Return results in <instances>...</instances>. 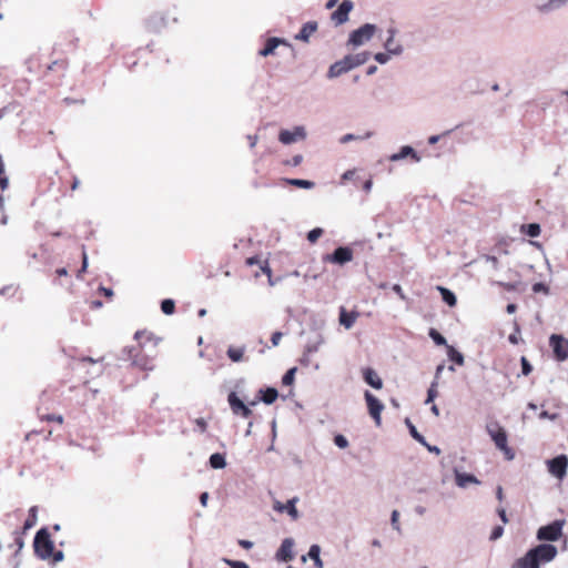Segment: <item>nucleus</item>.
<instances>
[{"label":"nucleus","instance_id":"obj_46","mask_svg":"<svg viewBox=\"0 0 568 568\" xmlns=\"http://www.w3.org/2000/svg\"><path fill=\"white\" fill-rule=\"evenodd\" d=\"M224 562L231 566V568H250L244 561L224 559Z\"/></svg>","mask_w":568,"mask_h":568},{"label":"nucleus","instance_id":"obj_42","mask_svg":"<svg viewBox=\"0 0 568 568\" xmlns=\"http://www.w3.org/2000/svg\"><path fill=\"white\" fill-rule=\"evenodd\" d=\"M297 368L296 367H293L291 369H288L285 375L283 376L282 378V383L284 385H291L293 384L294 382V376H295V373H296Z\"/></svg>","mask_w":568,"mask_h":568},{"label":"nucleus","instance_id":"obj_7","mask_svg":"<svg viewBox=\"0 0 568 568\" xmlns=\"http://www.w3.org/2000/svg\"><path fill=\"white\" fill-rule=\"evenodd\" d=\"M134 352H135L134 347H125L122 351V353H123L122 358L131 359L133 366L139 367L140 369H143V371H152L154 368L152 359L149 356L140 355Z\"/></svg>","mask_w":568,"mask_h":568},{"label":"nucleus","instance_id":"obj_38","mask_svg":"<svg viewBox=\"0 0 568 568\" xmlns=\"http://www.w3.org/2000/svg\"><path fill=\"white\" fill-rule=\"evenodd\" d=\"M161 310L166 315L173 314L175 310L174 301L170 298L163 300L161 303Z\"/></svg>","mask_w":568,"mask_h":568},{"label":"nucleus","instance_id":"obj_12","mask_svg":"<svg viewBox=\"0 0 568 568\" xmlns=\"http://www.w3.org/2000/svg\"><path fill=\"white\" fill-rule=\"evenodd\" d=\"M364 397L369 415L375 420L376 425H381V414L384 409L383 403L368 390L365 392Z\"/></svg>","mask_w":568,"mask_h":568},{"label":"nucleus","instance_id":"obj_24","mask_svg":"<svg viewBox=\"0 0 568 568\" xmlns=\"http://www.w3.org/2000/svg\"><path fill=\"white\" fill-rule=\"evenodd\" d=\"M258 394L261 395L258 397V400H262L266 405L273 404L278 396V392L274 387H268L266 389H260Z\"/></svg>","mask_w":568,"mask_h":568},{"label":"nucleus","instance_id":"obj_6","mask_svg":"<svg viewBox=\"0 0 568 568\" xmlns=\"http://www.w3.org/2000/svg\"><path fill=\"white\" fill-rule=\"evenodd\" d=\"M564 520H555L549 525L541 526L537 530V539L546 541H556L561 537Z\"/></svg>","mask_w":568,"mask_h":568},{"label":"nucleus","instance_id":"obj_28","mask_svg":"<svg viewBox=\"0 0 568 568\" xmlns=\"http://www.w3.org/2000/svg\"><path fill=\"white\" fill-rule=\"evenodd\" d=\"M210 466L213 468V469H222L226 466V460H225V457L224 455L220 454V453H214L210 456Z\"/></svg>","mask_w":568,"mask_h":568},{"label":"nucleus","instance_id":"obj_37","mask_svg":"<svg viewBox=\"0 0 568 568\" xmlns=\"http://www.w3.org/2000/svg\"><path fill=\"white\" fill-rule=\"evenodd\" d=\"M437 386H438V382L433 381L427 390V398L425 400V404H429V403L434 402V399L437 397V395H438Z\"/></svg>","mask_w":568,"mask_h":568},{"label":"nucleus","instance_id":"obj_43","mask_svg":"<svg viewBox=\"0 0 568 568\" xmlns=\"http://www.w3.org/2000/svg\"><path fill=\"white\" fill-rule=\"evenodd\" d=\"M390 524L394 530L400 532V525H399V513L398 510H393L390 516Z\"/></svg>","mask_w":568,"mask_h":568},{"label":"nucleus","instance_id":"obj_44","mask_svg":"<svg viewBox=\"0 0 568 568\" xmlns=\"http://www.w3.org/2000/svg\"><path fill=\"white\" fill-rule=\"evenodd\" d=\"M334 444L338 448L344 449V448H346L348 446V440H347V438L344 435L338 434V435H336L334 437Z\"/></svg>","mask_w":568,"mask_h":568},{"label":"nucleus","instance_id":"obj_35","mask_svg":"<svg viewBox=\"0 0 568 568\" xmlns=\"http://www.w3.org/2000/svg\"><path fill=\"white\" fill-rule=\"evenodd\" d=\"M36 524H37V507L32 506L29 509V516L24 521L23 529L28 530V529L32 528Z\"/></svg>","mask_w":568,"mask_h":568},{"label":"nucleus","instance_id":"obj_47","mask_svg":"<svg viewBox=\"0 0 568 568\" xmlns=\"http://www.w3.org/2000/svg\"><path fill=\"white\" fill-rule=\"evenodd\" d=\"M503 534H504V527L503 526H496L493 529L489 539L493 540V541L497 540V539H499L503 536Z\"/></svg>","mask_w":568,"mask_h":568},{"label":"nucleus","instance_id":"obj_4","mask_svg":"<svg viewBox=\"0 0 568 568\" xmlns=\"http://www.w3.org/2000/svg\"><path fill=\"white\" fill-rule=\"evenodd\" d=\"M377 27L373 23H365L358 29L351 32L347 44L353 48L363 45L368 42L375 34Z\"/></svg>","mask_w":568,"mask_h":568},{"label":"nucleus","instance_id":"obj_10","mask_svg":"<svg viewBox=\"0 0 568 568\" xmlns=\"http://www.w3.org/2000/svg\"><path fill=\"white\" fill-rule=\"evenodd\" d=\"M549 473L558 479H564L567 474L568 458L566 455H559L547 462Z\"/></svg>","mask_w":568,"mask_h":568},{"label":"nucleus","instance_id":"obj_33","mask_svg":"<svg viewBox=\"0 0 568 568\" xmlns=\"http://www.w3.org/2000/svg\"><path fill=\"white\" fill-rule=\"evenodd\" d=\"M447 355L449 359L455 362L457 365H464V355L453 346H447Z\"/></svg>","mask_w":568,"mask_h":568},{"label":"nucleus","instance_id":"obj_23","mask_svg":"<svg viewBox=\"0 0 568 568\" xmlns=\"http://www.w3.org/2000/svg\"><path fill=\"white\" fill-rule=\"evenodd\" d=\"M357 316H358V313H356V312L348 313L344 307H341V311H339V323L346 329H349V328L353 327Z\"/></svg>","mask_w":568,"mask_h":568},{"label":"nucleus","instance_id":"obj_17","mask_svg":"<svg viewBox=\"0 0 568 568\" xmlns=\"http://www.w3.org/2000/svg\"><path fill=\"white\" fill-rule=\"evenodd\" d=\"M297 501V497L291 498L286 504H282L281 501L276 500L273 505V509L278 513L286 511L292 519L296 520L300 517V513L295 506Z\"/></svg>","mask_w":568,"mask_h":568},{"label":"nucleus","instance_id":"obj_22","mask_svg":"<svg viewBox=\"0 0 568 568\" xmlns=\"http://www.w3.org/2000/svg\"><path fill=\"white\" fill-rule=\"evenodd\" d=\"M383 47L386 51L393 53L394 57H399L404 53V45L399 41H396L395 38H386Z\"/></svg>","mask_w":568,"mask_h":568},{"label":"nucleus","instance_id":"obj_14","mask_svg":"<svg viewBox=\"0 0 568 568\" xmlns=\"http://www.w3.org/2000/svg\"><path fill=\"white\" fill-rule=\"evenodd\" d=\"M353 258V252L349 247L339 246L332 254H327L324 256L325 261L343 265L347 262H351Z\"/></svg>","mask_w":568,"mask_h":568},{"label":"nucleus","instance_id":"obj_60","mask_svg":"<svg viewBox=\"0 0 568 568\" xmlns=\"http://www.w3.org/2000/svg\"><path fill=\"white\" fill-rule=\"evenodd\" d=\"M207 500H209V494L206 491L202 493L200 495V503L203 507H205L207 505Z\"/></svg>","mask_w":568,"mask_h":568},{"label":"nucleus","instance_id":"obj_15","mask_svg":"<svg viewBox=\"0 0 568 568\" xmlns=\"http://www.w3.org/2000/svg\"><path fill=\"white\" fill-rule=\"evenodd\" d=\"M227 402L230 404V407L232 412L236 415H242L243 417L247 418L251 416L252 410L246 406L242 399L237 397V395L234 392H231L227 397Z\"/></svg>","mask_w":568,"mask_h":568},{"label":"nucleus","instance_id":"obj_34","mask_svg":"<svg viewBox=\"0 0 568 568\" xmlns=\"http://www.w3.org/2000/svg\"><path fill=\"white\" fill-rule=\"evenodd\" d=\"M405 423H406V425H407V427H408V429H409V434H410V436H412L415 440H417L418 443H420L422 445H426V439H425V437L418 433V430H417V429H416V427L413 425V423H412L408 418L405 420Z\"/></svg>","mask_w":568,"mask_h":568},{"label":"nucleus","instance_id":"obj_1","mask_svg":"<svg viewBox=\"0 0 568 568\" xmlns=\"http://www.w3.org/2000/svg\"><path fill=\"white\" fill-rule=\"evenodd\" d=\"M371 58V52L363 51L356 54L345 55L342 60L333 63L327 72V77L329 79L337 78L364 63H366Z\"/></svg>","mask_w":568,"mask_h":568},{"label":"nucleus","instance_id":"obj_45","mask_svg":"<svg viewBox=\"0 0 568 568\" xmlns=\"http://www.w3.org/2000/svg\"><path fill=\"white\" fill-rule=\"evenodd\" d=\"M520 363H521V373H523V375H525V376L529 375L531 373V371H532V366L530 365L528 359L523 356L521 359H520Z\"/></svg>","mask_w":568,"mask_h":568},{"label":"nucleus","instance_id":"obj_62","mask_svg":"<svg viewBox=\"0 0 568 568\" xmlns=\"http://www.w3.org/2000/svg\"><path fill=\"white\" fill-rule=\"evenodd\" d=\"M239 544L244 549H251L253 547V542L250 540H240Z\"/></svg>","mask_w":568,"mask_h":568},{"label":"nucleus","instance_id":"obj_40","mask_svg":"<svg viewBox=\"0 0 568 568\" xmlns=\"http://www.w3.org/2000/svg\"><path fill=\"white\" fill-rule=\"evenodd\" d=\"M393 53H389L385 50V52H377L374 54L375 61H377L379 64H386L389 62L390 58L393 57Z\"/></svg>","mask_w":568,"mask_h":568},{"label":"nucleus","instance_id":"obj_57","mask_svg":"<svg viewBox=\"0 0 568 568\" xmlns=\"http://www.w3.org/2000/svg\"><path fill=\"white\" fill-rule=\"evenodd\" d=\"M302 161H303V156H302L301 154H296V155H294V156L292 158V160H291V164H292L293 166H297V165H300V164L302 163Z\"/></svg>","mask_w":568,"mask_h":568},{"label":"nucleus","instance_id":"obj_58","mask_svg":"<svg viewBox=\"0 0 568 568\" xmlns=\"http://www.w3.org/2000/svg\"><path fill=\"white\" fill-rule=\"evenodd\" d=\"M9 186V179L4 175L0 176V187L4 191Z\"/></svg>","mask_w":568,"mask_h":568},{"label":"nucleus","instance_id":"obj_31","mask_svg":"<svg viewBox=\"0 0 568 568\" xmlns=\"http://www.w3.org/2000/svg\"><path fill=\"white\" fill-rule=\"evenodd\" d=\"M398 154L402 158V160L407 158V156H412V159L415 162H419L420 161V156L416 153V151L410 145L402 146L399 152H398Z\"/></svg>","mask_w":568,"mask_h":568},{"label":"nucleus","instance_id":"obj_39","mask_svg":"<svg viewBox=\"0 0 568 568\" xmlns=\"http://www.w3.org/2000/svg\"><path fill=\"white\" fill-rule=\"evenodd\" d=\"M429 336L436 345H439V346L447 345L446 338L440 333H438L436 329L432 328L429 331Z\"/></svg>","mask_w":568,"mask_h":568},{"label":"nucleus","instance_id":"obj_49","mask_svg":"<svg viewBox=\"0 0 568 568\" xmlns=\"http://www.w3.org/2000/svg\"><path fill=\"white\" fill-rule=\"evenodd\" d=\"M540 233V226L539 224L531 223L528 224V234L532 237L538 236Z\"/></svg>","mask_w":568,"mask_h":568},{"label":"nucleus","instance_id":"obj_18","mask_svg":"<svg viewBox=\"0 0 568 568\" xmlns=\"http://www.w3.org/2000/svg\"><path fill=\"white\" fill-rule=\"evenodd\" d=\"M456 485L460 488H466L470 484L479 485V479L473 474H466L454 469Z\"/></svg>","mask_w":568,"mask_h":568},{"label":"nucleus","instance_id":"obj_5","mask_svg":"<svg viewBox=\"0 0 568 568\" xmlns=\"http://www.w3.org/2000/svg\"><path fill=\"white\" fill-rule=\"evenodd\" d=\"M557 548L550 544H540L527 551L529 559H535L538 565L540 562H549L557 556Z\"/></svg>","mask_w":568,"mask_h":568},{"label":"nucleus","instance_id":"obj_53","mask_svg":"<svg viewBox=\"0 0 568 568\" xmlns=\"http://www.w3.org/2000/svg\"><path fill=\"white\" fill-rule=\"evenodd\" d=\"M195 424L201 433H204L206 430L207 424L204 418H196Z\"/></svg>","mask_w":568,"mask_h":568},{"label":"nucleus","instance_id":"obj_50","mask_svg":"<svg viewBox=\"0 0 568 568\" xmlns=\"http://www.w3.org/2000/svg\"><path fill=\"white\" fill-rule=\"evenodd\" d=\"M87 267H88V255H87L85 251L83 250V252H82V266H81V268L78 272V277H80L81 274L83 272H85Z\"/></svg>","mask_w":568,"mask_h":568},{"label":"nucleus","instance_id":"obj_51","mask_svg":"<svg viewBox=\"0 0 568 568\" xmlns=\"http://www.w3.org/2000/svg\"><path fill=\"white\" fill-rule=\"evenodd\" d=\"M539 418L540 419H550V420H556L558 418V414H550L548 413L547 410H542L540 414H539Z\"/></svg>","mask_w":568,"mask_h":568},{"label":"nucleus","instance_id":"obj_2","mask_svg":"<svg viewBox=\"0 0 568 568\" xmlns=\"http://www.w3.org/2000/svg\"><path fill=\"white\" fill-rule=\"evenodd\" d=\"M33 548L34 554L40 559L47 560L51 557L54 545L47 528L43 527L37 531L33 540Z\"/></svg>","mask_w":568,"mask_h":568},{"label":"nucleus","instance_id":"obj_30","mask_svg":"<svg viewBox=\"0 0 568 568\" xmlns=\"http://www.w3.org/2000/svg\"><path fill=\"white\" fill-rule=\"evenodd\" d=\"M284 182L290 184V185L297 186V187H301V189H306V190L313 189L315 186V183L310 181V180L284 179Z\"/></svg>","mask_w":568,"mask_h":568},{"label":"nucleus","instance_id":"obj_3","mask_svg":"<svg viewBox=\"0 0 568 568\" xmlns=\"http://www.w3.org/2000/svg\"><path fill=\"white\" fill-rule=\"evenodd\" d=\"M486 429L490 438L494 440L496 447L503 450L507 455L508 459H513L514 454L507 445V434L505 429L496 422L488 424Z\"/></svg>","mask_w":568,"mask_h":568},{"label":"nucleus","instance_id":"obj_59","mask_svg":"<svg viewBox=\"0 0 568 568\" xmlns=\"http://www.w3.org/2000/svg\"><path fill=\"white\" fill-rule=\"evenodd\" d=\"M444 368H445L444 364H440V365H438V366L436 367V371H435V378H434V381H437V382H438V379H439V377H440V375H442V373H443Z\"/></svg>","mask_w":568,"mask_h":568},{"label":"nucleus","instance_id":"obj_21","mask_svg":"<svg viewBox=\"0 0 568 568\" xmlns=\"http://www.w3.org/2000/svg\"><path fill=\"white\" fill-rule=\"evenodd\" d=\"M317 30V22L308 21L303 24L300 32L295 36L296 40L308 42L310 37Z\"/></svg>","mask_w":568,"mask_h":568},{"label":"nucleus","instance_id":"obj_52","mask_svg":"<svg viewBox=\"0 0 568 568\" xmlns=\"http://www.w3.org/2000/svg\"><path fill=\"white\" fill-rule=\"evenodd\" d=\"M392 290L399 296L400 300L406 301V295L404 294L399 284H394Z\"/></svg>","mask_w":568,"mask_h":568},{"label":"nucleus","instance_id":"obj_64","mask_svg":"<svg viewBox=\"0 0 568 568\" xmlns=\"http://www.w3.org/2000/svg\"><path fill=\"white\" fill-rule=\"evenodd\" d=\"M247 140L250 143V148H254L257 143V136L256 135H247Z\"/></svg>","mask_w":568,"mask_h":568},{"label":"nucleus","instance_id":"obj_48","mask_svg":"<svg viewBox=\"0 0 568 568\" xmlns=\"http://www.w3.org/2000/svg\"><path fill=\"white\" fill-rule=\"evenodd\" d=\"M532 292H534V293H540V292H542V293H545V294H548V293H549V287H548L546 284L541 283V282H539V283H535V284L532 285Z\"/></svg>","mask_w":568,"mask_h":568},{"label":"nucleus","instance_id":"obj_16","mask_svg":"<svg viewBox=\"0 0 568 568\" xmlns=\"http://www.w3.org/2000/svg\"><path fill=\"white\" fill-rule=\"evenodd\" d=\"M294 539L293 538H285L283 539L278 550L276 551V559L278 561H284V562H287V561H291L293 560L294 558V552H293V548H294Z\"/></svg>","mask_w":568,"mask_h":568},{"label":"nucleus","instance_id":"obj_63","mask_svg":"<svg viewBox=\"0 0 568 568\" xmlns=\"http://www.w3.org/2000/svg\"><path fill=\"white\" fill-rule=\"evenodd\" d=\"M430 453H435L436 455L440 454V449L437 447V446H432L429 444L426 443V445H424Z\"/></svg>","mask_w":568,"mask_h":568},{"label":"nucleus","instance_id":"obj_20","mask_svg":"<svg viewBox=\"0 0 568 568\" xmlns=\"http://www.w3.org/2000/svg\"><path fill=\"white\" fill-rule=\"evenodd\" d=\"M290 45L285 39L272 37L266 40L265 47L258 52L262 57H267L274 53L275 49L280 45Z\"/></svg>","mask_w":568,"mask_h":568},{"label":"nucleus","instance_id":"obj_19","mask_svg":"<svg viewBox=\"0 0 568 568\" xmlns=\"http://www.w3.org/2000/svg\"><path fill=\"white\" fill-rule=\"evenodd\" d=\"M363 378L364 381L375 389H381L383 387V381L378 376V374L371 367L363 368Z\"/></svg>","mask_w":568,"mask_h":568},{"label":"nucleus","instance_id":"obj_32","mask_svg":"<svg viewBox=\"0 0 568 568\" xmlns=\"http://www.w3.org/2000/svg\"><path fill=\"white\" fill-rule=\"evenodd\" d=\"M226 354L232 362H240V361H242L243 355H244V347L236 348V347L230 346L227 348Z\"/></svg>","mask_w":568,"mask_h":568},{"label":"nucleus","instance_id":"obj_41","mask_svg":"<svg viewBox=\"0 0 568 568\" xmlns=\"http://www.w3.org/2000/svg\"><path fill=\"white\" fill-rule=\"evenodd\" d=\"M322 234L323 230L321 227H315L307 233V240L311 243H315L322 236Z\"/></svg>","mask_w":568,"mask_h":568},{"label":"nucleus","instance_id":"obj_36","mask_svg":"<svg viewBox=\"0 0 568 568\" xmlns=\"http://www.w3.org/2000/svg\"><path fill=\"white\" fill-rule=\"evenodd\" d=\"M373 132L372 131H367L365 133V135H355V134H352V133H347L345 135H343L341 138V143H347V142H351V141H356V140H364V139H369L371 136H373Z\"/></svg>","mask_w":568,"mask_h":568},{"label":"nucleus","instance_id":"obj_13","mask_svg":"<svg viewBox=\"0 0 568 568\" xmlns=\"http://www.w3.org/2000/svg\"><path fill=\"white\" fill-rule=\"evenodd\" d=\"M354 4L349 0H344L338 8L331 14L332 21L336 26H341L348 21L349 12L353 10Z\"/></svg>","mask_w":568,"mask_h":568},{"label":"nucleus","instance_id":"obj_27","mask_svg":"<svg viewBox=\"0 0 568 568\" xmlns=\"http://www.w3.org/2000/svg\"><path fill=\"white\" fill-rule=\"evenodd\" d=\"M325 342L324 336L317 333L314 339H310L305 346L307 353H315Z\"/></svg>","mask_w":568,"mask_h":568},{"label":"nucleus","instance_id":"obj_55","mask_svg":"<svg viewBox=\"0 0 568 568\" xmlns=\"http://www.w3.org/2000/svg\"><path fill=\"white\" fill-rule=\"evenodd\" d=\"M282 333L281 332H275L272 334V337H271V342H272V345L273 346H277L281 338H282Z\"/></svg>","mask_w":568,"mask_h":568},{"label":"nucleus","instance_id":"obj_54","mask_svg":"<svg viewBox=\"0 0 568 568\" xmlns=\"http://www.w3.org/2000/svg\"><path fill=\"white\" fill-rule=\"evenodd\" d=\"M497 514L504 524H507L509 521L505 508H497Z\"/></svg>","mask_w":568,"mask_h":568},{"label":"nucleus","instance_id":"obj_11","mask_svg":"<svg viewBox=\"0 0 568 568\" xmlns=\"http://www.w3.org/2000/svg\"><path fill=\"white\" fill-rule=\"evenodd\" d=\"M305 138H306V131H305V128L302 125L295 126L293 129V131L281 130L280 134H278L280 142L285 145L295 143L300 140H304Z\"/></svg>","mask_w":568,"mask_h":568},{"label":"nucleus","instance_id":"obj_9","mask_svg":"<svg viewBox=\"0 0 568 568\" xmlns=\"http://www.w3.org/2000/svg\"><path fill=\"white\" fill-rule=\"evenodd\" d=\"M549 345L557 361L564 362L568 358V339L562 335L552 334L549 337Z\"/></svg>","mask_w":568,"mask_h":568},{"label":"nucleus","instance_id":"obj_26","mask_svg":"<svg viewBox=\"0 0 568 568\" xmlns=\"http://www.w3.org/2000/svg\"><path fill=\"white\" fill-rule=\"evenodd\" d=\"M437 290L439 291L443 301L448 306H455L456 305V303H457L456 295L450 290H448V288H446L444 286H437Z\"/></svg>","mask_w":568,"mask_h":568},{"label":"nucleus","instance_id":"obj_56","mask_svg":"<svg viewBox=\"0 0 568 568\" xmlns=\"http://www.w3.org/2000/svg\"><path fill=\"white\" fill-rule=\"evenodd\" d=\"M51 557L53 558L54 562H59V561L63 560L64 555H63V552L61 550H58V551H52Z\"/></svg>","mask_w":568,"mask_h":568},{"label":"nucleus","instance_id":"obj_8","mask_svg":"<svg viewBox=\"0 0 568 568\" xmlns=\"http://www.w3.org/2000/svg\"><path fill=\"white\" fill-rule=\"evenodd\" d=\"M568 4V0H535L534 9L540 16L551 14Z\"/></svg>","mask_w":568,"mask_h":568},{"label":"nucleus","instance_id":"obj_61","mask_svg":"<svg viewBox=\"0 0 568 568\" xmlns=\"http://www.w3.org/2000/svg\"><path fill=\"white\" fill-rule=\"evenodd\" d=\"M398 30L395 27H389L386 31L387 37L386 38H395Z\"/></svg>","mask_w":568,"mask_h":568},{"label":"nucleus","instance_id":"obj_29","mask_svg":"<svg viewBox=\"0 0 568 568\" xmlns=\"http://www.w3.org/2000/svg\"><path fill=\"white\" fill-rule=\"evenodd\" d=\"M513 568H539V565L535 559H529V555L526 554L515 562Z\"/></svg>","mask_w":568,"mask_h":568},{"label":"nucleus","instance_id":"obj_25","mask_svg":"<svg viewBox=\"0 0 568 568\" xmlns=\"http://www.w3.org/2000/svg\"><path fill=\"white\" fill-rule=\"evenodd\" d=\"M307 555L314 561L315 568L324 567L323 560L321 559V547L318 545H312Z\"/></svg>","mask_w":568,"mask_h":568}]
</instances>
